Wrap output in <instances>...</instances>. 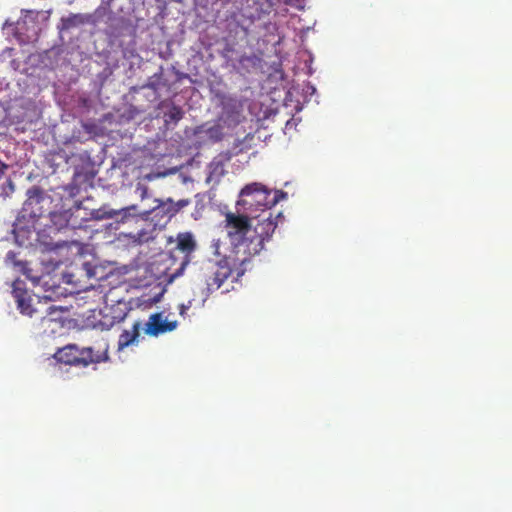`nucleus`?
I'll return each mask as SVG.
<instances>
[{
  "label": "nucleus",
  "mask_w": 512,
  "mask_h": 512,
  "mask_svg": "<svg viewBox=\"0 0 512 512\" xmlns=\"http://www.w3.org/2000/svg\"><path fill=\"white\" fill-rule=\"evenodd\" d=\"M287 197L282 190H269L261 183L247 184L239 194L237 212L225 214V230L234 252L245 263L258 255L277 227L276 218L268 210Z\"/></svg>",
  "instance_id": "1"
},
{
  "label": "nucleus",
  "mask_w": 512,
  "mask_h": 512,
  "mask_svg": "<svg viewBox=\"0 0 512 512\" xmlns=\"http://www.w3.org/2000/svg\"><path fill=\"white\" fill-rule=\"evenodd\" d=\"M53 358L61 364L88 367L90 364H99L109 359L108 347L95 351L92 347H79L77 344H67L59 348Z\"/></svg>",
  "instance_id": "2"
},
{
  "label": "nucleus",
  "mask_w": 512,
  "mask_h": 512,
  "mask_svg": "<svg viewBox=\"0 0 512 512\" xmlns=\"http://www.w3.org/2000/svg\"><path fill=\"white\" fill-rule=\"evenodd\" d=\"M156 201L158 204L150 212L152 220L158 219L153 229L157 225L164 227L174 216L191 203L190 199H180L175 202L172 198H167L166 200L157 199Z\"/></svg>",
  "instance_id": "3"
},
{
  "label": "nucleus",
  "mask_w": 512,
  "mask_h": 512,
  "mask_svg": "<svg viewBox=\"0 0 512 512\" xmlns=\"http://www.w3.org/2000/svg\"><path fill=\"white\" fill-rule=\"evenodd\" d=\"M12 294L17 304V309L22 315L29 317L39 316L40 318H44L43 313L32 305V297L29 295L22 281H14Z\"/></svg>",
  "instance_id": "4"
},
{
  "label": "nucleus",
  "mask_w": 512,
  "mask_h": 512,
  "mask_svg": "<svg viewBox=\"0 0 512 512\" xmlns=\"http://www.w3.org/2000/svg\"><path fill=\"white\" fill-rule=\"evenodd\" d=\"M39 242L43 246V251L46 252L42 258V263L52 269L58 268L63 263V260L59 257L57 250L67 246L68 242L61 239L47 241L45 234L39 236Z\"/></svg>",
  "instance_id": "5"
},
{
  "label": "nucleus",
  "mask_w": 512,
  "mask_h": 512,
  "mask_svg": "<svg viewBox=\"0 0 512 512\" xmlns=\"http://www.w3.org/2000/svg\"><path fill=\"white\" fill-rule=\"evenodd\" d=\"M178 326L177 321H168L162 312L153 313L149 316L145 324L144 332L148 336L158 337L175 330Z\"/></svg>",
  "instance_id": "6"
},
{
  "label": "nucleus",
  "mask_w": 512,
  "mask_h": 512,
  "mask_svg": "<svg viewBox=\"0 0 512 512\" xmlns=\"http://www.w3.org/2000/svg\"><path fill=\"white\" fill-rule=\"evenodd\" d=\"M72 214L68 210L60 211V212H51L50 213V225H47V233L48 235L52 233H59L64 229L69 227V222Z\"/></svg>",
  "instance_id": "7"
},
{
  "label": "nucleus",
  "mask_w": 512,
  "mask_h": 512,
  "mask_svg": "<svg viewBox=\"0 0 512 512\" xmlns=\"http://www.w3.org/2000/svg\"><path fill=\"white\" fill-rule=\"evenodd\" d=\"M230 275L231 269L229 267L219 265L216 270L206 278L207 290L213 292L219 289Z\"/></svg>",
  "instance_id": "8"
},
{
  "label": "nucleus",
  "mask_w": 512,
  "mask_h": 512,
  "mask_svg": "<svg viewBox=\"0 0 512 512\" xmlns=\"http://www.w3.org/2000/svg\"><path fill=\"white\" fill-rule=\"evenodd\" d=\"M177 249L185 254L186 259L181 265V269L188 264V256L196 249V242L193 235L190 232L179 233L177 235Z\"/></svg>",
  "instance_id": "9"
},
{
  "label": "nucleus",
  "mask_w": 512,
  "mask_h": 512,
  "mask_svg": "<svg viewBox=\"0 0 512 512\" xmlns=\"http://www.w3.org/2000/svg\"><path fill=\"white\" fill-rule=\"evenodd\" d=\"M141 323L136 321L131 330H124L118 339V349L122 350L129 345L133 344L140 335Z\"/></svg>",
  "instance_id": "10"
},
{
  "label": "nucleus",
  "mask_w": 512,
  "mask_h": 512,
  "mask_svg": "<svg viewBox=\"0 0 512 512\" xmlns=\"http://www.w3.org/2000/svg\"><path fill=\"white\" fill-rule=\"evenodd\" d=\"M87 17L82 14H70L67 17H62L60 21V30H69L71 28L83 25L87 22Z\"/></svg>",
  "instance_id": "11"
},
{
  "label": "nucleus",
  "mask_w": 512,
  "mask_h": 512,
  "mask_svg": "<svg viewBox=\"0 0 512 512\" xmlns=\"http://www.w3.org/2000/svg\"><path fill=\"white\" fill-rule=\"evenodd\" d=\"M28 201L26 205H31L33 202L39 203L43 199L42 190L38 187H33L27 191Z\"/></svg>",
  "instance_id": "12"
},
{
  "label": "nucleus",
  "mask_w": 512,
  "mask_h": 512,
  "mask_svg": "<svg viewBox=\"0 0 512 512\" xmlns=\"http://www.w3.org/2000/svg\"><path fill=\"white\" fill-rule=\"evenodd\" d=\"M168 118L166 121L178 122L183 117V111L179 106L173 105L170 110L165 114Z\"/></svg>",
  "instance_id": "13"
},
{
  "label": "nucleus",
  "mask_w": 512,
  "mask_h": 512,
  "mask_svg": "<svg viewBox=\"0 0 512 512\" xmlns=\"http://www.w3.org/2000/svg\"><path fill=\"white\" fill-rule=\"evenodd\" d=\"M209 137L215 141L221 140L223 133L220 125H214L207 130Z\"/></svg>",
  "instance_id": "14"
},
{
  "label": "nucleus",
  "mask_w": 512,
  "mask_h": 512,
  "mask_svg": "<svg viewBox=\"0 0 512 512\" xmlns=\"http://www.w3.org/2000/svg\"><path fill=\"white\" fill-rule=\"evenodd\" d=\"M192 306V301H188L187 304H180L179 305V314L183 317H185L187 315V311L191 308Z\"/></svg>",
  "instance_id": "15"
},
{
  "label": "nucleus",
  "mask_w": 512,
  "mask_h": 512,
  "mask_svg": "<svg viewBox=\"0 0 512 512\" xmlns=\"http://www.w3.org/2000/svg\"><path fill=\"white\" fill-rule=\"evenodd\" d=\"M6 169H7V165L4 164L2 161H0V177L4 174Z\"/></svg>",
  "instance_id": "16"
},
{
  "label": "nucleus",
  "mask_w": 512,
  "mask_h": 512,
  "mask_svg": "<svg viewBox=\"0 0 512 512\" xmlns=\"http://www.w3.org/2000/svg\"><path fill=\"white\" fill-rule=\"evenodd\" d=\"M55 311V306L54 305H50L49 307L46 308V311L45 313L46 314H52V312Z\"/></svg>",
  "instance_id": "17"
},
{
  "label": "nucleus",
  "mask_w": 512,
  "mask_h": 512,
  "mask_svg": "<svg viewBox=\"0 0 512 512\" xmlns=\"http://www.w3.org/2000/svg\"><path fill=\"white\" fill-rule=\"evenodd\" d=\"M138 236L141 240H145V241H147L150 238V237H145V233H143L142 231L138 232Z\"/></svg>",
  "instance_id": "18"
},
{
  "label": "nucleus",
  "mask_w": 512,
  "mask_h": 512,
  "mask_svg": "<svg viewBox=\"0 0 512 512\" xmlns=\"http://www.w3.org/2000/svg\"><path fill=\"white\" fill-rule=\"evenodd\" d=\"M7 182H8L9 187H10L11 189H13V188H14V185H13L12 181H11V180H8Z\"/></svg>",
  "instance_id": "19"
},
{
  "label": "nucleus",
  "mask_w": 512,
  "mask_h": 512,
  "mask_svg": "<svg viewBox=\"0 0 512 512\" xmlns=\"http://www.w3.org/2000/svg\"><path fill=\"white\" fill-rule=\"evenodd\" d=\"M125 317H126V313H124L122 316H119V317H118V320H119V321H122V320H124V318H125Z\"/></svg>",
  "instance_id": "20"
},
{
  "label": "nucleus",
  "mask_w": 512,
  "mask_h": 512,
  "mask_svg": "<svg viewBox=\"0 0 512 512\" xmlns=\"http://www.w3.org/2000/svg\"><path fill=\"white\" fill-rule=\"evenodd\" d=\"M279 217H282V214L281 213H278L277 217L276 218H279Z\"/></svg>",
  "instance_id": "21"
}]
</instances>
